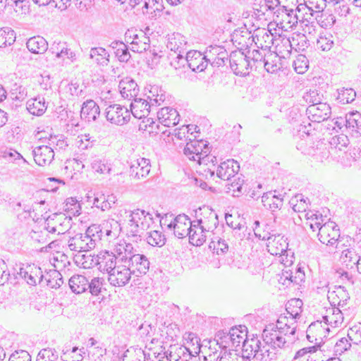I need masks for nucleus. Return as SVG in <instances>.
<instances>
[{
    "mask_svg": "<svg viewBox=\"0 0 361 361\" xmlns=\"http://www.w3.org/2000/svg\"><path fill=\"white\" fill-rule=\"evenodd\" d=\"M151 170L150 160L146 158H139L132 163L130 168V176L136 180L145 178Z\"/></svg>",
    "mask_w": 361,
    "mask_h": 361,
    "instance_id": "obj_19",
    "label": "nucleus"
},
{
    "mask_svg": "<svg viewBox=\"0 0 361 361\" xmlns=\"http://www.w3.org/2000/svg\"><path fill=\"white\" fill-rule=\"evenodd\" d=\"M302 306V301L300 299H292L288 301L286 305V312L287 314L289 316L285 315L288 319H293L294 322H296V319L300 317V314L302 312L301 307ZM297 325V324L295 323Z\"/></svg>",
    "mask_w": 361,
    "mask_h": 361,
    "instance_id": "obj_43",
    "label": "nucleus"
},
{
    "mask_svg": "<svg viewBox=\"0 0 361 361\" xmlns=\"http://www.w3.org/2000/svg\"><path fill=\"white\" fill-rule=\"evenodd\" d=\"M97 140L90 134L80 135L78 136V147L82 149H87L92 147Z\"/></svg>",
    "mask_w": 361,
    "mask_h": 361,
    "instance_id": "obj_63",
    "label": "nucleus"
},
{
    "mask_svg": "<svg viewBox=\"0 0 361 361\" xmlns=\"http://www.w3.org/2000/svg\"><path fill=\"white\" fill-rule=\"evenodd\" d=\"M105 280L102 277H94L90 281L88 280V291L93 296L99 295L104 288Z\"/></svg>",
    "mask_w": 361,
    "mask_h": 361,
    "instance_id": "obj_49",
    "label": "nucleus"
},
{
    "mask_svg": "<svg viewBox=\"0 0 361 361\" xmlns=\"http://www.w3.org/2000/svg\"><path fill=\"white\" fill-rule=\"evenodd\" d=\"M100 109L97 104L92 99H88L83 102L80 116L87 121H94L99 116Z\"/></svg>",
    "mask_w": 361,
    "mask_h": 361,
    "instance_id": "obj_29",
    "label": "nucleus"
},
{
    "mask_svg": "<svg viewBox=\"0 0 361 361\" xmlns=\"http://www.w3.org/2000/svg\"><path fill=\"white\" fill-rule=\"evenodd\" d=\"M231 334V347L237 348L243 343V340L248 337L247 335V328L245 326H239V327H232L230 329Z\"/></svg>",
    "mask_w": 361,
    "mask_h": 361,
    "instance_id": "obj_46",
    "label": "nucleus"
},
{
    "mask_svg": "<svg viewBox=\"0 0 361 361\" xmlns=\"http://www.w3.org/2000/svg\"><path fill=\"white\" fill-rule=\"evenodd\" d=\"M256 237L263 240L268 241L267 247L268 252L272 255H284L287 252L288 243L287 239L281 235H271L269 233H264L262 235L259 233L257 228L254 229Z\"/></svg>",
    "mask_w": 361,
    "mask_h": 361,
    "instance_id": "obj_7",
    "label": "nucleus"
},
{
    "mask_svg": "<svg viewBox=\"0 0 361 361\" xmlns=\"http://www.w3.org/2000/svg\"><path fill=\"white\" fill-rule=\"evenodd\" d=\"M274 14V21L277 27L282 30L288 31L298 24V17L296 11L293 9L279 8Z\"/></svg>",
    "mask_w": 361,
    "mask_h": 361,
    "instance_id": "obj_9",
    "label": "nucleus"
},
{
    "mask_svg": "<svg viewBox=\"0 0 361 361\" xmlns=\"http://www.w3.org/2000/svg\"><path fill=\"white\" fill-rule=\"evenodd\" d=\"M262 202L264 207H269L272 212L281 209L283 205V198L278 197L272 192L264 193L262 197Z\"/></svg>",
    "mask_w": 361,
    "mask_h": 361,
    "instance_id": "obj_45",
    "label": "nucleus"
},
{
    "mask_svg": "<svg viewBox=\"0 0 361 361\" xmlns=\"http://www.w3.org/2000/svg\"><path fill=\"white\" fill-rule=\"evenodd\" d=\"M334 44V37L331 34L327 33L324 35H321L317 42V45L319 49L322 51H329Z\"/></svg>",
    "mask_w": 361,
    "mask_h": 361,
    "instance_id": "obj_58",
    "label": "nucleus"
},
{
    "mask_svg": "<svg viewBox=\"0 0 361 361\" xmlns=\"http://www.w3.org/2000/svg\"><path fill=\"white\" fill-rule=\"evenodd\" d=\"M113 254L115 255L120 264H127L131 258L136 253L133 245L123 240H121L114 244L112 248Z\"/></svg>",
    "mask_w": 361,
    "mask_h": 361,
    "instance_id": "obj_15",
    "label": "nucleus"
},
{
    "mask_svg": "<svg viewBox=\"0 0 361 361\" xmlns=\"http://www.w3.org/2000/svg\"><path fill=\"white\" fill-rule=\"evenodd\" d=\"M272 45L275 47V53L278 54H288L291 52L292 49L294 48L293 38L290 39L284 35L279 34L277 35L276 33L275 34Z\"/></svg>",
    "mask_w": 361,
    "mask_h": 361,
    "instance_id": "obj_32",
    "label": "nucleus"
},
{
    "mask_svg": "<svg viewBox=\"0 0 361 361\" xmlns=\"http://www.w3.org/2000/svg\"><path fill=\"white\" fill-rule=\"evenodd\" d=\"M176 61L171 62L175 68L178 67L175 65ZM178 63H180L183 66L187 63L188 66L195 72H202L206 69L208 65V61L206 59L205 52L202 54L200 51L197 50H190L187 52L185 58L182 54H179Z\"/></svg>",
    "mask_w": 361,
    "mask_h": 361,
    "instance_id": "obj_6",
    "label": "nucleus"
},
{
    "mask_svg": "<svg viewBox=\"0 0 361 361\" xmlns=\"http://www.w3.org/2000/svg\"><path fill=\"white\" fill-rule=\"evenodd\" d=\"M77 262L83 269H90L99 265L98 255L95 256L85 253L78 255Z\"/></svg>",
    "mask_w": 361,
    "mask_h": 361,
    "instance_id": "obj_52",
    "label": "nucleus"
},
{
    "mask_svg": "<svg viewBox=\"0 0 361 361\" xmlns=\"http://www.w3.org/2000/svg\"><path fill=\"white\" fill-rule=\"evenodd\" d=\"M306 113L311 121L320 123L329 118L331 107L324 102L317 103L315 105H310L306 110Z\"/></svg>",
    "mask_w": 361,
    "mask_h": 361,
    "instance_id": "obj_16",
    "label": "nucleus"
},
{
    "mask_svg": "<svg viewBox=\"0 0 361 361\" xmlns=\"http://www.w3.org/2000/svg\"><path fill=\"white\" fill-rule=\"evenodd\" d=\"M187 351L189 346L171 345L164 354L169 361H188L191 355Z\"/></svg>",
    "mask_w": 361,
    "mask_h": 361,
    "instance_id": "obj_33",
    "label": "nucleus"
},
{
    "mask_svg": "<svg viewBox=\"0 0 361 361\" xmlns=\"http://www.w3.org/2000/svg\"><path fill=\"white\" fill-rule=\"evenodd\" d=\"M149 37L142 31L134 36L133 40H131L130 49L134 52L142 53L149 48Z\"/></svg>",
    "mask_w": 361,
    "mask_h": 361,
    "instance_id": "obj_36",
    "label": "nucleus"
},
{
    "mask_svg": "<svg viewBox=\"0 0 361 361\" xmlns=\"http://www.w3.org/2000/svg\"><path fill=\"white\" fill-rule=\"evenodd\" d=\"M216 357V353L213 355H209V357L210 358V361L213 360H219V361H243V357L239 355L238 353L235 352H227L224 351V353L221 355H218Z\"/></svg>",
    "mask_w": 361,
    "mask_h": 361,
    "instance_id": "obj_60",
    "label": "nucleus"
},
{
    "mask_svg": "<svg viewBox=\"0 0 361 361\" xmlns=\"http://www.w3.org/2000/svg\"><path fill=\"white\" fill-rule=\"evenodd\" d=\"M127 265L134 271V274L136 272L140 274H145L149 270V262L144 255L135 253Z\"/></svg>",
    "mask_w": 361,
    "mask_h": 361,
    "instance_id": "obj_30",
    "label": "nucleus"
},
{
    "mask_svg": "<svg viewBox=\"0 0 361 361\" xmlns=\"http://www.w3.org/2000/svg\"><path fill=\"white\" fill-rule=\"evenodd\" d=\"M26 104L27 111L38 116L42 115L47 108L44 98L39 96L29 99Z\"/></svg>",
    "mask_w": 361,
    "mask_h": 361,
    "instance_id": "obj_38",
    "label": "nucleus"
},
{
    "mask_svg": "<svg viewBox=\"0 0 361 361\" xmlns=\"http://www.w3.org/2000/svg\"><path fill=\"white\" fill-rule=\"evenodd\" d=\"M167 48L176 53H178L176 59L178 60L179 54L185 52L187 48V41L183 35L176 32L169 37Z\"/></svg>",
    "mask_w": 361,
    "mask_h": 361,
    "instance_id": "obj_26",
    "label": "nucleus"
},
{
    "mask_svg": "<svg viewBox=\"0 0 361 361\" xmlns=\"http://www.w3.org/2000/svg\"><path fill=\"white\" fill-rule=\"evenodd\" d=\"M106 118L108 121L117 126H123L130 119V112L124 106L114 104L106 109Z\"/></svg>",
    "mask_w": 361,
    "mask_h": 361,
    "instance_id": "obj_10",
    "label": "nucleus"
},
{
    "mask_svg": "<svg viewBox=\"0 0 361 361\" xmlns=\"http://www.w3.org/2000/svg\"><path fill=\"white\" fill-rule=\"evenodd\" d=\"M248 58L243 51H232L229 57L231 68L237 75L245 76L249 74L250 63Z\"/></svg>",
    "mask_w": 361,
    "mask_h": 361,
    "instance_id": "obj_12",
    "label": "nucleus"
},
{
    "mask_svg": "<svg viewBox=\"0 0 361 361\" xmlns=\"http://www.w3.org/2000/svg\"><path fill=\"white\" fill-rule=\"evenodd\" d=\"M91 167L92 170L99 174H109L111 171V166L105 159L99 158H94L91 162Z\"/></svg>",
    "mask_w": 361,
    "mask_h": 361,
    "instance_id": "obj_54",
    "label": "nucleus"
},
{
    "mask_svg": "<svg viewBox=\"0 0 361 361\" xmlns=\"http://www.w3.org/2000/svg\"><path fill=\"white\" fill-rule=\"evenodd\" d=\"M190 233L188 235L190 243L193 245L200 246L205 242L207 238L206 233H208V231L204 230L202 224H198L197 220L193 221V225H192Z\"/></svg>",
    "mask_w": 361,
    "mask_h": 361,
    "instance_id": "obj_31",
    "label": "nucleus"
},
{
    "mask_svg": "<svg viewBox=\"0 0 361 361\" xmlns=\"http://www.w3.org/2000/svg\"><path fill=\"white\" fill-rule=\"evenodd\" d=\"M329 143L331 148L342 151L347 148L349 140L346 135L341 134L331 137Z\"/></svg>",
    "mask_w": 361,
    "mask_h": 361,
    "instance_id": "obj_57",
    "label": "nucleus"
},
{
    "mask_svg": "<svg viewBox=\"0 0 361 361\" xmlns=\"http://www.w3.org/2000/svg\"><path fill=\"white\" fill-rule=\"evenodd\" d=\"M145 354L141 348L130 347L123 354V361H145Z\"/></svg>",
    "mask_w": 361,
    "mask_h": 361,
    "instance_id": "obj_51",
    "label": "nucleus"
},
{
    "mask_svg": "<svg viewBox=\"0 0 361 361\" xmlns=\"http://www.w3.org/2000/svg\"><path fill=\"white\" fill-rule=\"evenodd\" d=\"M275 35L270 30L258 27L255 30L252 35V42L255 44L257 48L263 51L269 50L271 47Z\"/></svg>",
    "mask_w": 361,
    "mask_h": 361,
    "instance_id": "obj_14",
    "label": "nucleus"
},
{
    "mask_svg": "<svg viewBox=\"0 0 361 361\" xmlns=\"http://www.w3.org/2000/svg\"><path fill=\"white\" fill-rule=\"evenodd\" d=\"M359 257L353 248H346L342 250L340 259L347 269H353L359 262Z\"/></svg>",
    "mask_w": 361,
    "mask_h": 361,
    "instance_id": "obj_42",
    "label": "nucleus"
},
{
    "mask_svg": "<svg viewBox=\"0 0 361 361\" xmlns=\"http://www.w3.org/2000/svg\"><path fill=\"white\" fill-rule=\"evenodd\" d=\"M157 118L159 123L166 127L174 126L179 122L178 111L169 106L161 108L157 112Z\"/></svg>",
    "mask_w": 361,
    "mask_h": 361,
    "instance_id": "obj_24",
    "label": "nucleus"
},
{
    "mask_svg": "<svg viewBox=\"0 0 361 361\" xmlns=\"http://www.w3.org/2000/svg\"><path fill=\"white\" fill-rule=\"evenodd\" d=\"M323 321L327 325L333 328L340 326L343 322V314L339 307L332 306L326 310V314L323 316Z\"/></svg>",
    "mask_w": 361,
    "mask_h": 361,
    "instance_id": "obj_28",
    "label": "nucleus"
},
{
    "mask_svg": "<svg viewBox=\"0 0 361 361\" xmlns=\"http://www.w3.org/2000/svg\"><path fill=\"white\" fill-rule=\"evenodd\" d=\"M91 59H94L95 62L101 66H106L109 61V54L104 48L94 47L92 48L90 53Z\"/></svg>",
    "mask_w": 361,
    "mask_h": 361,
    "instance_id": "obj_48",
    "label": "nucleus"
},
{
    "mask_svg": "<svg viewBox=\"0 0 361 361\" xmlns=\"http://www.w3.org/2000/svg\"><path fill=\"white\" fill-rule=\"evenodd\" d=\"M87 284L88 279L81 274L73 275L68 281L71 290L76 294H81L87 291Z\"/></svg>",
    "mask_w": 361,
    "mask_h": 361,
    "instance_id": "obj_35",
    "label": "nucleus"
},
{
    "mask_svg": "<svg viewBox=\"0 0 361 361\" xmlns=\"http://www.w3.org/2000/svg\"><path fill=\"white\" fill-rule=\"evenodd\" d=\"M166 238L160 231H152L148 233L147 242L152 246L162 247L165 244Z\"/></svg>",
    "mask_w": 361,
    "mask_h": 361,
    "instance_id": "obj_56",
    "label": "nucleus"
},
{
    "mask_svg": "<svg viewBox=\"0 0 361 361\" xmlns=\"http://www.w3.org/2000/svg\"><path fill=\"white\" fill-rule=\"evenodd\" d=\"M316 216V221L311 224L310 227L313 231L316 228L319 229V240L323 244L326 245H334L340 236V231L335 222L328 221L323 224V219L321 216L319 219Z\"/></svg>",
    "mask_w": 361,
    "mask_h": 361,
    "instance_id": "obj_4",
    "label": "nucleus"
},
{
    "mask_svg": "<svg viewBox=\"0 0 361 361\" xmlns=\"http://www.w3.org/2000/svg\"><path fill=\"white\" fill-rule=\"evenodd\" d=\"M297 325L293 319H288L281 314L276 324L266 326L262 333L264 342L274 348H288L294 343L298 337L295 336Z\"/></svg>",
    "mask_w": 361,
    "mask_h": 361,
    "instance_id": "obj_1",
    "label": "nucleus"
},
{
    "mask_svg": "<svg viewBox=\"0 0 361 361\" xmlns=\"http://www.w3.org/2000/svg\"><path fill=\"white\" fill-rule=\"evenodd\" d=\"M57 360V352L53 348H44L41 350L37 357V361H56Z\"/></svg>",
    "mask_w": 361,
    "mask_h": 361,
    "instance_id": "obj_59",
    "label": "nucleus"
},
{
    "mask_svg": "<svg viewBox=\"0 0 361 361\" xmlns=\"http://www.w3.org/2000/svg\"><path fill=\"white\" fill-rule=\"evenodd\" d=\"M118 87L122 97L128 100L135 98L139 92L136 82L129 78L121 80Z\"/></svg>",
    "mask_w": 361,
    "mask_h": 361,
    "instance_id": "obj_27",
    "label": "nucleus"
},
{
    "mask_svg": "<svg viewBox=\"0 0 361 361\" xmlns=\"http://www.w3.org/2000/svg\"><path fill=\"white\" fill-rule=\"evenodd\" d=\"M50 51H51L52 54H56V57L58 59L66 57L71 60V61H74L76 59L75 53L68 48L65 43L58 42L56 44V42H54L50 48Z\"/></svg>",
    "mask_w": 361,
    "mask_h": 361,
    "instance_id": "obj_40",
    "label": "nucleus"
},
{
    "mask_svg": "<svg viewBox=\"0 0 361 361\" xmlns=\"http://www.w3.org/2000/svg\"><path fill=\"white\" fill-rule=\"evenodd\" d=\"M198 224H202V228L207 231H212L219 224L217 214L211 209H207L205 211V215L203 218L197 219Z\"/></svg>",
    "mask_w": 361,
    "mask_h": 361,
    "instance_id": "obj_39",
    "label": "nucleus"
},
{
    "mask_svg": "<svg viewBox=\"0 0 361 361\" xmlns=\"http://www.w3.org/2000/svg\"><path fill=\"white\" fill-rule=\"evenodd\" d=\"M18 274L30 286H35L37 282H41L44 277L40 267L35 264H22Z\"/></svg>",
    "mask_w": 361,
    "mask_h": 361,
    "instance_id": "obj_13",
    "label": "nucleus"
},
{
    "mask_svg": "<svg viewBox=\"0 0 361 361\" xmlns=\"http://www.w3.org/2000/svg\"><path fill=\"white\" fill-rule=\"evenodd\" d=\"M68 246L72 251L87 252L95 247V243L94 240L88 238L84 233H78L69 239Z\"/></svg>",
    "mask_w": 361,
    "mask_h": 361,
    "instance_id": "obj_17",
    "label": "nucleus"
},
{
    "mask_svg": "<svg viewBox=\"0 0 361 361\" xmlns=\"http://www.w3.org/2000/svg\"><path fill=\"white\" fill-rule=\"evenodd\" d=\"M204 52L208 63L212 66H223L228 60V54L223 47L210 46Z\"/></svg>",
    "mask_w": 361,
    "mask_h": 361,
    "instance_id": "obj_18",
    "label": "nucleus"
},
{
    "mask_svg": "<svg viewBox=\"0 0 361 361\" xmlns=\"http://www.w3.org/2000/svg\"><path fill=\"white\" fill-rule=\"evenodd\" d=\"M120 217L128 220L127 231L129 235L140 237L153 224V216L143 209L128 210L122 208L118 211Z\"/></svg>",
    "mask_w": 361,
    "mask_h": 361,
    "instance_id": "obj_2",
    "label": "nucleus"
},
{
    "mask_svg": "<svg viewBox=\"0 0 361 361\" xmlns=\"http://www.w3.org/2000/svg\"><path fill=\"white\" fill-rule=\"evenodd\" d=\"M151 106L150 102H148L144 99L137 98L136 97L130 104V112L136 118L141 119L148 116Z\"/></svg>",
    "mask_w": 361,
    "mask_h": 361,
    "instance_id": "obj_25",
    "label": "nucleus"
},
{
    "mask_svg": "<svg viewBox=\"0 0 361 361\" xmlns=\"http://www.w3.org/2000/svg\"><path fill=\"white\" fill-rule=\"evenodd\" d=\"M167 217L161 221V224L166 226V227L173 231L174 235L179 238H183L188 236L190 233L193 221H191L189 217L185 214H179L176 216L169 224H166Z\"/></svg>",
    "mask_w": 361,
    "mask_h": 361,
    "instance_id": "obj_8",
    "label": "nucleus"
},
{
    "mask_svg": "<svg viewBox=\"0 0 361 361\" xmlns=\"http://www.w3.org/2000/svg\"><path fill=\"white\" fill-rule=\"evenodd\" d=\"M209 148L208 145L203 140L191 142L187 143L184 148V154L190 160L196 161L200 164H207V161H211L214 162L213 159H216L215 157H213L210 159L209 156Z\"/></svg>",
    "mask_w": 361,
    "mask_h": 361,
    "instance_id": "obj_5",
    "label": "nucleus"
},
{
    "mask_svg": "<svg viewBox=\"0 0 361 361\" xmlns=\"http://www.w3.org/2000/svg\"><path fill=\"white\" fill-rule=\"evenodd\" d=\"M263 66L268 73H275L281 68V63L277 53L268 52Z\"/></svg>",
    "mask_w": 361,
    "mask_h": 361,
    "instance_id": "obj_44",
    "label": "nucleus"
},
{
    "mask_svg": "<svg viewBox=\"0 0 361 361\" xmlns=\"http://www.w3.org/2000/svg\"><path fill=\"white\" fill-rule=\"evenodd\" d=\"M337 91L338 96L336 99L342 104L351 103L355 99L356 92L352 88L342 87Z\"/></svg>",
    "mask_w": 361,
    "mask_h": 361,
    "instance_id": "obj_50",
    "label": "nucleus"
},
{
    "mask_svg": "<svg viewBox=\"0 0 361 361\" xmlns=\"http://www.w3.org/2000/svg\"><path fill=\"white\" fill-rule=\"evenodd\" d=\"M231 40L241 47H248L252 42L251 32L246 28L235 30L231 35Z\"/></svg>",
    "mask_w": 361,
    "mask_h": 361,
    "instance_id": "obj_41",
    "label": "nucleus"
},
{
    "mask_svg": "<svg viewBox=\"0 0 361 361\" xmlns=\"http://www.w3.org/2000/svg\"><path fill=\"white\" fill-rule=\"evenodd\" d=\"M240 166L234 159H227L221 163L216 170L217 176L224 180H228L238 172Z\"/></svg>",
    "mask_w": 361,
    "mask_h": 361,
    "instance_id": "obj_21",
    "label": "nucleus"
},
{
    "mask_svg": "<svg viewBox=\"0 0 361 361\" xmlns=\"http://www.w3.org/2000/svg\"><path fill=\"white\" fill-rule=\"evenodd\" d=\"M16 41L15 32L10 27L0 28V47L11 45Z\"/></svg>",
    "mask_w": 361,
    "mask_h": 361,
    "instance_id": "obj_53",
    "label": "nucleus"
},
{
    "mask_svg": "<svg viewBox=\"0 0 361 361\" xmlns=\"http://www.w3.org/2000/svg\"><path fill=\"white\" fill-rule=\"evenodd\" d=\"M328 298L332 300L334 306L338 305V307H343L350 299V296L344 287L338 286L335 290L329 292Z\"/></svg>",
    "mask_w": 361,
    "mask_h": 361,
    "instance_id": "obj_37",
    "label": "nucleus"
},
{
    "mask_svg": "<svg viewBox=\"0 0 361 361\" xmlns=\"http://www.w3.org/2000/svg\"><path fill=\"white\" fill-rule=\"evenodd\" d=\"M242 351L243 359L252 358L253 361H269L271 359L268 346L261 347V341L257 336L245 338L242 345Z\"/></svg>",
    "mask_w": 361,
    "mask_h": 361,
    "instance_id": "obj_3",
    "label": "nucleus"
},
{
    "mask_svg": "<svg viewBox=\"0 0 361 361\" xmlns=\"http://www.w3.org/2000/svg\"><path fill=\"white\" fill-rule=\"evenodd\" d=\"M345 122L347 134L355 138L361 137V113L355 111L346 114Z\"/></svg>",
    "mask_w": 361,
    "mask_h": 361,
    "instance_id": "obj_20",
    "label": "nucleus"
},
{
    "mask_svg": "<svg viewBox=\"0 0 361 361\" xmlns=\"http://www.w3.org/2000/svg\"><path fill=\"white\" fill-rule=\"evenodd\" d=\"M295 71L299 73H304L308 68V61L305 56L299 55L293 63Z\"/></svg>",
    "mask_w": 361,
    "mask_h": 361,
    "instance_id": "obj_62",
    "label": "nucleus"
},
{
    "mask_svg": "<svg viewBox=\"0 0 361 361\" xmlns=\"http://www.w3.org/2000/svg\"><path fill=\"white\" fill-rule=\"evenodd\" d=\"M88 238L94 240L95 245L101 239L102 229L99 225L93 224L88 227L84 233Z\"/></svg>",
    "mask_w": 361,
    "mask_h": 361,
    "instance_id": "obj_64",
    "label": "nucleus"
},
{
    "mask_svg": "<svg viewBox=\"0 0 361 361\" xmlns=\"http://www.w3.org/2000/svg\"><path fill=\"white\" fill-rule=\"evenodd\" d=\"M32 154L35 163L39 166H44L50 164L54 157V149L47 145H41L32 150Z\"/></svg>",
    "mask_w": 361,
    "mask_h": 361,
    "instance_id": "obj_22",
    "label": "nucleus"
},
{
    "mask_svg": "<svg viewBox=\"0 0 361 361\" xmlns=\"http://www.w3.org/2000/svg\"><path fill=\"white\" fill-rule=\"evenodd\" d=\"M348 337L354 344H361V323L355 324L348 330Z\"/></svg>",
    "mask_w": 361,
    "mask_h": 361,
    "instance_id": "obj_61",
    "label": "nucleus"
},
{
    "mask_svg": "<svg viewBox=\"0 0 361 361\" xmlns=\"http://www.w3.org/2000/svg\"><path fill=\"white\" fill-rule=\"evenodd\" d=\"M86 198L88 203H92L94 207L100 209L102 211L110 209L109 202L106 200V196L102 193H94L93 195L88 194Z\"/></svg>",
    "mask_w": 361,
    "mask_h": 361,
    "instance_id": "obj_47",
    "label": "nucleus"
},
{
    "mask_svg": "<svg viewBox=\"0 0 361 361\" xmlns=\"http://www.w3.org/2000/svg\"><path fill=\"white\" fill-rule=\"evenodd\" d=\"M26 47L32 54H43L48 49V43L44 37L37 35L28 39Z\"/></svg>",
    "mask_w": 361,
    "mask_h": 361,
    "instance_id": "obj_34",
    "label": "nucleus"
},
{
    "mask_svg": "<svg viewBox=\"0 0 361 361\" xmlns=\"http://www.w3.org/2000/svg\"><path fill=\"white\" fill-rule=\"evenodd\" d=\"M316 20L322 27L326 29L332 27L336 22L335 16L328 13H318Z\"/></svg>",
    "mask_w": 361,
    "mask_h": 361,
    "instance_id": "obj_55",
    "label": "nucleus"
},
{
    "mask_svg": "<svg viewBox=\"0 0 361 361\" xmlns=\"http://www.w3.org/2000/svg\"><path fill=\"white\" fill-rule=\"evenodd\" d=\"M133 274L134 271L127 264H118L116 269L108 275V281L112 286L123 287L129 283Z\"/></svg>",
    "mask_w": 361,
    "mask_h": 361,
    "instance_id": "obj_11",
    "label": "nucleus"
},
{
    "mask_svg": "<svg viewBox=\"0 0 361 361\" xmlns=\"http://www.w3.org/2000/svg\"><path fill=\"white\" fill-rule=\"evenodd\" d=\"M98 269L101 271L107 272L108 275L114 269H116V267H117L118 264H120V262H118V259L116 258L115 255L113 254L112 250L111 252H109V251L101 252L99 254H98Z\"/></svg>",
    "mask_w": 361,
    "mask_h": 361,
    "instance_id": "obj_23",
    "label": "nucleus"
}]
</instances>
